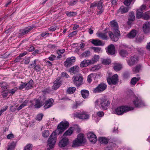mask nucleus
Returning <instances> with one entry per match:
<instances>
[{"mask_svg":"<svg viewBox=\"0 0 150 150\" xmlns=\"http://www.w3.org/2000/svg\"><path fill=\"white\" fill-rule=\"evenodd\" d=\"M2 94L1 95L3 98H5L6 97L8 93V91H2Z\"/></svg>","mask_w":150,"mask_h":150,"instance_id":"58","label":"nucleus"},{"mask_svg":"<svg viewBox=\"0 0 150 150\" xmlns=\"http://www.w3.org/2000/svg\"><path fill=\"white\" fill-rule=\"evenodd\" d=\"M135 0H125L124 2V3L126 6H129L132 2L133 3Z\"/></svg>","mask_w":150,"mask_h":150,"instance_id":"42","label":"nucleus"},{"mask_svg":"<svg viewBox=\"0 0 150 150\" xmlns=\"http://www.w3.org/2000/svg\"><path fill=\"white\" fill-rule=\"evenodd\" d=\"M60 78H57L54 82V85L53 86V88L54 90L57 89L61 86V83L60 81Z\"/></svg>","mask_w":150,"mask_h":150,"instance_id":"23","label":"nucleus"},{"mask_svg":"<svg viewBox=\"0 0 150 150\" xmlns=\"http://www.w3.org/2000/svg\"><path fill=\"white\" fill-rule=\"evenodd\" d=\"M92 48L96 52L100 53L102 52V51L100 47H92Z\"/></svg>","mask_w":150,"mask_h":150,"instance_id":"52","label":"nucleus"},{"mask_svg":"<svg viewBox=\"0 0 150 150\" xmlns=\"http://www.w3.org/2000/svg\"><path fill=\"white\" fill-rule=\"evenodd\" d=\"M49 135V132L48 130H45L42 132V135L44 137H47Z\"/></svg>","mask_w":150,"mask_h":150,"instance_id":"46","label":"nucleus"},{"mask_svg":"<svg viewBox=\"0 0 150 150\" xmlns=\"http://www.w3.org/2000/svg\"><path fill=\"white\" fill-rule=\"evenodd\" d=\"M54 102V101L52 98L46 101L44 106V108L47 109L52 106Z\"/></svg>","mask_w":150,"mask_h":150,"instance_id":"22","label":"nucleus"},{"mask_svg":"<svg viewBox=\"0 0 150 150\" xmlns=\"http://www.w3.org/2000/svg\"><path fill=\"white\" fill-rule=\"evenodd\" d=\"M56 29V27L55 25H53L49 28L48 30L50 31H53Z\"/></svg>","mask_w":150,"mask_h":150,"instance_id":"59","label":"nucleus"},{"mask_svg":"<svg viewBox=\"0 0 150 150\" xmlns=\"http://www.w3.org/2000/svg\"><path fill=\"white\" fill-rule=\"evenodd\" d=\"M81 55L82 57H88L90 55V52L88 51H86L82 54Z\"/></svg>","mask_w":150,"mask_h":150,"instance_id":"48","label":"nucleus"},{"mask_svg":"<svg viewBox=\"0 0 150 150\" xmlns=\"http://www.w3.org/2000/svg\"><path fill=\"white\" fill-rule=\"evenodd\" d=\"M97 35L99 38L103 40H106L108 38L106 33H100L97 34Z\"/></svg>","mask_w":150,"mask_h":150,"instance_id":"29","label":"nucleus"},{"mask_svg":"<svg viewBox=\"0 0 150 150\" xmlns=\"http://www.w3.org/2000/svg\"><path fill=\"white\" fill-rule=\"evenodd\" d=\"M17 89L18 88L17 87H14L12 89L9 90L8 91V94H10V95H12L17 91Z\"/></svg>","mask_w":150,"mask_h":150,"instance_id":"45","label":"nucleus"},{"mask_svg":"<svg viewBox=\"0 0 150 150\" xmlns=\"http://www.w3.org/2000/svg\"><path fill=\"white\" fill-rule=\"evenodd\" d=\"M80 66V67L81 68L87 66L84 60L81 62Z\"/></svg>","mask_w":150,"mask_h":150,"instance_id":"54","label":"nucleus"},{"mask_svg":"<svg viewBox=\"0 0 150 150\" xmlns=\"http://www.w3.org/2000/svg\"><path fill=\"white\" fill-rule=\"evenodd\" d=\"M104 114V113L102 111L98 112L97 113V115L98 116L101 117H102Z\"/></svg>","mask_w":150,"mask_h":150,"instance_id":"64","label":"nucleus"},{"mask_svg":"<svg viewBox=\"0 0 150 150\" xmlns=\"http://www.w3.org/2000/svg\"><path fill=\"white\" fill-rule=\"evenodd\" d=\"M14 137V135L12 133H11V134H8L7 136V138L8 139H10L12 138H13Z\"/></svg>","mask_w":150,"mask_h":150,"instance_id":"63","label":"nucleus"},{"mask_svg":"<svg viewBox=\"0 0 150 150\" xmlns=\"http://www.w3.org/2000/svg\"><path fill=\"white\" fill-rule=\"evenodd\" d=\"M76 58L74 57H71L67 58L64 62V64L66 67H69L75 61Z\"/></svg>","mask_w":150,"mask_h":150,"instance_id":"14","label":"nucleus"},{"mask_svg":"<svg viewBox=\"0 0 150 150\" xmlns=\"http://www.w3.org/2000/svg\"><path fill=\"white\" fill-rule=\"evenodd\" d=\"M76 89V88L75 87H70L67 89V91L69 94H72L75 92Z\"/></svg>","mask_w":150,"mask_h":150,"instance_id":"41","label":"nucleus"},{"mask_svg":"<svg viewBox=\"0 0 150 150\" xmlns=\"http://www.w3.org/2000/svg\"><path fill=\"white\" fill-rule=\"evenodd\" d=\"M135 18L134 12H129V14L127 24L130 25L132 24L133 22L135 20Z\"/></svg>","mask_w":150,"mask_h":150,"instance_id":"18","label":"nucleus"},{"mask_svg":"<svg viewBox=\"0 0 150 150\" xmlns=\"http://www.w3.org/2000/svg\"><path fill=\"white\" fill-rule=\"evenodd\" d=\"M76 115L77 117L82 120H87L89 117V115L88 113L84 111L77 113Z\"/></svg>","mask_w":150,"mask_h":150,"instance_id":"10","label":"nucleus"},{"mask_svg":"<svg viewBox=\"0 0 150 150\" xmlns=\"http://www.w3.org/2000/svg\"><path fill=\"white\" fill-rule=\"evenodd\" d=\"M38 61L37 59L35 60L32 63L30 64V68H32L33 66H34V69L35 71H36L37 72L40 71L42 69L40 66L38 65H36L37 61Z\"/></svg>","mask_w":150,"mask_h":150,"instance_id":"17","label":"nucleus"},{"mask_svg":"<svg viewBox=\"0 0 150 150\" xmlns=\"http://www.w3.org/2000/svg\"><path fill=\"white\" fill-rule=\"evenodd\" d=\"M77 33V32L76 31H74L70 33L68 35V37L69 38L73 37L76 35Z\"/></svg>","mask_w":150,"mask_h":150,"instance_id":"56","label":"nucleus"},{"mask_svg":"<svg viewBox=\"0 0 150 150\" xmlns=\"http://www.w3.org/2000/svg\"><path fill=\"white\" fill-rule=\"evenodd\" d=\"M142 12L140 10H138L137 11L136 17L138 18H140L143 16Z\"/></svg>","mask_w":150,"mask_h":150,"instance_id":"44","label":"nucleus"},{"mask_svg":"<svg viewBox=\"0 0 150 150\" xmlns=\"http://www.w3.org/2000/svg\"><path fill=\"white\" fill-rule=\"evenodd\" d=\"M103 4L101 0L98 1H96L92 3L90 5V8H93L97 7L96 10L97 14L98 15L101 14L103 11Z\"/></svg>","mask_w":150,"mask_h":150,"instance_id":"5","label":"nucleus"},{"mask_svg":"<svg viewBox=\"0 0 150 150\" xmlns=\"http://www.w3.org/2000/svg\"><path fill=\"white\" fill-rule=\"evenodd\" d=\"M65 13L69 17H72L75 16L77 14L76 12H68L67 11L65 12Z\"/></svg>","mask_w":150,"mask_h":150,"instance_id":"43","label":"nucleus"},{"mask_svg":"<svg viewBox=\"0 0 150 150\" xmlns=\"http://www.w3.org/2000/svg\"><path fill=\"white\" fill-rule=\"evenodd\" d=\"M102 63L105 65H108L111 62L110 59H102L101 60Z\"/></svg>","mask_w":150,"mask_h":150,"instance_id":"40","label":"nucleus"},{"mask_svg":"<svg viewBox=\"0 0 150 150\" xmlns=\"http://www.w3.org/2000/svg\"><path fill=\"white\" fill-rule=\"evenodd\" d=\"M43 114L42 113L38 114L37 115L36 120L38 121L41 120L43 117Z\"/></svg>","mask_w":150,"mask_h":150,"instance_id":"53","label":"nucleus"},{"mask_svg":"<svg viewBox=\"0 0 150 150\" xmlns=\"http://www.w3.org/2000/svg\"><path fill=\"white\" fill-rule=\"evenodd\" d=\"M24 88H25L26 89V84L25 82L24 83L22 82H21L20 85L19 87V89L20 90L23 89Z\"/></svg>","mask_w":150,"mask_h":150,"instance_id":"49","label":"nucleus"},{"mask_svg":"<svg viewBox=\"0 0 150 150\" xmlns=\"http://www.w3.org/2000/svg\"><path fill=\"white\" fill-rule=\"evenodd\" d=\"M139 60V58L137 56H133L130 57V59L127 61L128 64L130 66H132Z\"/></svg>","mask_w":150,"mask_h":150,"instance_id":"12","label":"nucleus"},{"mask_svg":"<svg viewBox=\"0 0 150 150\" xmlns=\"http://www.w3.org/2000/svg\"><path fill=\"white\" fill-rule=\"evenodd\" d=\"M34 26H30L27 27L23 30H21L19 34V36H22L27 34L32 29L34 28Z\"/></svg>","mask_w":150,"mask_h":150,"instance_id":"16","label":"nucleus"},{"mask_svg":"<svg viewBox=\"0 0 150 150\" xmlns=\"http://www.w3.org/2000/svg\"><path fill=\"white\" fill-rule=\"evenodd\" d=\"M32 148V145L31 144H28L24 148L23 150H31Z\"/></svg>","mask_w":150,"mask_h":150,"instance_id":"51","label":"nucleus"},{"mask_svg":"<svg viewBox=\"0 0 150 150\" xmlns=\"http://www.w3.org/2000/svg\"><path fill=\"white\" fill-rule=\"evenodd\" d=\"M110 102L107 99L104 98L98 99L95 103V107L97 108H100L101 109L106 110L110 104Z\"/></svg>","mask_w":150,"mask_h":150,"instance_id":"3","label":"nucleus"},{"mask_svg":"<svg viewBox=\"0 0 150 150\" xmlns=\"http://www.w3.org/2000/svg\"><path fill=\"white\" fill-rule=\"evenodd\" d=\"M16 146V143L14 142H12L9 144L7 150H12L15 148Z\"/></svg>","mask_w":150,"mask_h":150,"instance_id":"33","label":"nucleus"},{"mask_svg":"<svg viewBox=\"0 0 150 150\" xmlns=\"http://www.w3.org/2000/svg\"><path fill=\"white\" fill-rule=\"evenodd\" d=\"M83 77L80 74H79L73 76L72 80L73 83L77 86H79L82 84Z\"/></svg>","mask_w":150,"mask_h":150,"instance_id":"8","label":"nucleus"},{"mask_svg":"<svg viewBox=\"0 0 150 150\" xmlns=\"http://www.w3.org/2000/svg\"><path fill=\"white\" fill-rule=\"evenodd\" d=\"M133 109V108L131 107L121 106L115 109V113L117 115H120Z\"/></svg>","mask_w":150,"mask_h":150,"instance_id":"6","label":"nucleus"},{"mask_svg":"<svg viewBox=\"0 0 150 150\" xmlns=\"http://www.w3.org/2000/svg\"><path fill=\"white\" fill-rule=\"evenodd\" d=\"M84 140L83 134H80L78 135L77 138L73 142L72 146L76 147L79 146L84 142Z\"/></svg>","mask_w":150,"mask_h":150,"instance_id":"7","label":"nucleus"},{"mask_svg":"<svg viewBox=\"0 0 150 150\" xmlns=\"http://www.w3.org/2000/svg\"><path fill=\"white\" fill-rule=\"evenodd\" d=\"M142 67V66L140 64H138L136 66L133 68V71L134 73H137L139 72L140 69Z\"/></svg>","mask_w":150,"mask_h":150,"instance_id":"35","label":"nucleus"},{"mask_svg":"<svg viewBox=\"0 0 150 150\" xmlns=\"http://www.w3.org/2000/svg\"><path fill=\"white\" fill-rule=\"evenodd\" d=\"M84 60L87 66L92 64L90 59H84Z\"/></svg>","mask_w":150,"mask_h":150,"instance_id":"62","label":"nucleus"},{"mask_svg":"<svg viewBox=\"0 0 150 150\" xmlns=\"http://www.w3.org/2000/svg\"><path fill=\"white\" fill-rule=\"evenodd\" d=\"M90 42L96 46H103L104 44V42L97 39H91L90 40Z\"/></svg>","mask_w":150,"mask_h":150,"instance_id":"20","label":"nucleus"},{"mask_svg":"<svg viewBox=\"0 0 150 150\" xmlns=\"http://www.w3.org/2000/svg\"><path fill=\"white\" fill-rule=\"evenodd\" d=\"M99 59V56L98 55H95L93 57L90 59L92 64L97 62Z\"/></svg>","mask_w":150,"mask_h":150,"instance_id":"31","label":"nucleus"},{"mask_svg":"<svg viewBox=\"0 0 150 150\" xmlns=\"http://www.w3.org/2000/svg\"><path fill=\"white\" fill-rule=\"evenodd\" d=\"M100 68V67L99 65L95 66L94 67H93L92 69L93 70H98Z\"/></svg>","mask_w":150,"mask_h":150,"instance_id":"61","label":"nucleus"},{"mask_svg":"<svg viewBox=\"0 0 150 150\" xmlns=\"http://www.w3.org/2000/svg\"><path fill=\"white\" fill-rule=\"evenodd\" d=\"M107 87L106 84L104 83H101L99 85L95 88L93 89V92L95 93L100 92L104 91Z\"/></svg>","mask_w":150,"mask_h":150,"instance_id":"11","label":"nucleus"},{"mask_svg":"<svg viewBox=\"0 0 150 150\" xmlns=\"http://www.w3.org/2000/svg\"><path fill=\"white\" fill-rule=\"evenodd\" d=\"M87 136L89 141L92 143H95L97 140L96 135L92 132H88Z\"/></svg>","mask_w":150,"mask_h":150,"instance_id":"15","label":"nucleus"},{"mask_svg":"<svg viewBox=\"0 0 150 150\" xmlns=\"http://www.w3.org/2000/svg\"><path fill=\"white\" fill-rule=\"evenodd\" d=\"M79 68L78 66H74L71 67L69 70V72L71 74H76L79 71Z\"/></svg>","mask_w":150,"mask_h":150,"instance_id":"24","label":"nucleus"},{"mask_svg":"<svg viewBox=\"0 0 150 150\" xmlns=\"http://www.w3.org/2000/svg\"><path fill=\"white\" fill-rule=\"evenodd\" d=\"M122 65L120 64H116L113 67L114 70L116 71H118L122 68Z\"/></svg>","mask_w":150,"mask_h":150,"instance_id":"36","label":"nucleus"},{"mask_svg":"<svg viewBox=\"0 0 150 150\" xmlns=\"http://www.w3.org/2000/svg\"><path fill=\"white\" fill-rule=\"evenodd\" d=\"M143 31L145 33H149L150 31V22H145L143 25Z\"/></svg>","mask_w":150,"mask_h":150,"instance_id":"19","label":"nucleus"},{"mask_svg":"<svg viewBox=\"0 0 150 150\" xmlns=\"http://www.w3.org/2000/svg\"><path fill=\"white\" fill-rule=\"evenodd\" d=\"M106 50L107 53L113 55L115 53V47H107Z\"/></svg>","mask_w":150,"mask_h":150,"instance_id":"28","label":"nucleus"},{"mask_svg":"<svg viewBox=\"0 0 150 150\" xmlns=\"http://www.w3.org/2000/svg\"><path fill=\"white\" fill-rule=\"evenodd\" d=\"M61 76L62 77H65L66 78H68L69 77V75L65 72H63L61 73Z\"/></svg>","mask_w":150,"mask_h":150,"instance_id":"60","label":"nucleus"},{"mask_svg":"<svg viewBox=\"0 0 150 150\" xmlns=\"http://www.w3.org/2000/svg\"><path fill=\"white\" fill-rule=\"evenodd\" d=\"M73 128L71 127L69 129L66 131L64 134V135H70L72 134L73 131Z\"/></svg>","mask_w":150,"mask_h":150,"instance_id":"37","label":"nucleus"},{"mask_svg":"<svg viewBox=\"0 0 150 150\" xmlns=\"http://www.w3.org/2000/svg\"><path fill=\"white\" fill-rule=\"evenodd\" d=\"M83 47H77V50H78V51L76 50H75L74 52H77L78 54L81 53L82 51L83 50Z\"/></svg>","mask_w":150,"mask_h":150,"instance_id":"57","label":"nucleus"},{"mask_svg":"<svg viewBox=\"0 0 150 150\" xmlns=\"http://www.w3.org/2000/svg\"><path fill=\"white\" fill-rule=\"evenodd\" d=\"M0 85L2 91H6L7 87L6 84L5 83H1Z\"/></svg>","mask_w":150,"mask_h":150,"instance_id":"39","label":"nucleus"},{"mask_svg":"<svg viewBox=\"0 0 150 150\" xmlns=\"http://www.w3.org/2000/svg\"><path fill=\"white\" fill-rule=\"evenodd\" d=\"M129 10L128 8L125 7L124 6H121L118 11V13L121 14L127 12Z\"/></svg>","mask_w":150,"mask_h":150,"instance_id":"26","label":"nucleus"},{"mask_svg":"<svg viewBox=\"0 0 150 150\" xmlns=\"http://www.w3.org/2000/svg\"><path fill=\"white\" fill-rule=\"evenodd\" d=\"M69 122L66 121L61 122L58 125L57 129L53 132L47 140V149L51 150L54 147L56 142L57 135L63 132L69 126Z\"/></svg>","mask_w":150,"mask_h":150,"instance_id":"1","label":"nucleus"},{"mask_svg":"<svg viewBox=\"0 0 150 150\" xmlns=\"http://www.w3.org/2000/svg\"><path fill=\"white\" fill-rule=\"evenodd\" d=\"M149 13V12L146 13L142 17L145 20L148 19L150 17Z\"/></svg>","mask_w":150,"mask_h":150,"instance_id":"50","label":"nucleus"},{"mask_svg":"<svg viewBox=\"0 0 150 150\" xmlns=\"http://www.w3.org/2000/svg\"><path fill=\"white\" fill-rule=\"evenodd\" d=\"M68 143V139L66 137L63 138L59 143V145L61 147H65Z\"/></svg>","mask_w":150,"mask_h":150,"instance_id":"21","label":"nucleus"},{"mask_svg":"<svg viewBox=\"0 0 150 150\" xmlns=\"http://www.w3.org/2000/svg\"><path fill=\"white\" fill-rule=\"evenodd\" d=\"M140 78H136L134 77L132 78L130 81V84L131 85H135L136 83L140 79Z\"/></svg>","mask_w":150,"mask_h":150,"instance_id":"34","label":"nucleus"},{"mask_svg":"<svg viewBox=\"0 0 150 150\" xmlns=\"http://www.w3.org/2000/svg\"><path fill=\"white\" fill-rule=\"evenodd\" d=\"M118 77L117 74L114 75L112 77H109L107 79V81L109 84L111 85L115 84L118 81Z\"/></svg>","mask_w":150,"mask_h":150,"instance_id":"9","label":"nucleus"},{"mask_svg":"<svg viewBox=\"0 0 150 150\" xmlns=\"http://www.w3.org/2000/svg\"><path fill=\"white\" fill-rule=\"evenodd\" d=\"M120 54L123 57H125L128 55V52L125 50H122L119 51Z\"/></svg>","mask_w":150,"mask_h":150,"instance_id":"32","label":"nucleus"},{"mask_svg":"<svg viewBox=\"0 0 150 150\" xmlns=\"http://www.w3.org/2000/svg\"><path fill=\"white\" fill-rule=\"evenodd\" d=\"M46 98L44 96L40 97V98L38 99H35L30 101L32 107H34L35 108H38L42 106L44 104V101Z\"/></svg>","mask_w":150,"mask_h":150,"instance_id":"4","label":"nucleus"},{"mask_svg":"<svg viewBox=\"0 0 150 150\" xmlns=\"http://www.w3.org/2000/svg\"><path fill=\"white\" fill-rule=\"evenodd\" d=\"M99 141L101 144H106L108 142L107 139L104 137H100L99 139Z\"/></svg>","mask_w":150,"mask_h":150,"instance_id":"38","label":"nucleus"},{"mask_svg":"<svg viewBox=\"0 0 150 150\" xmlns=\"http://www.w3.org/2000/svg\"><path fill=\"white\" fill-rule=\"evenodd\" d=\"M133 103L134 106L137 108H139L145 105L142 100L138 97H135V98L133 101Z\"/></svg>","mask_w":150,"mask_h":150,"instance_id":"13","label":"nucleus"},{"mask_svg":"<svg viewBox=\"0 0 150 150\" xmlns=\"http://www.w3.org/2000/svg\"><path fill=\"white\" fill-rule=\"evenodd\" d=\"M81 93L82 97L86 98H87L89 96V92L86 90H83L81 91Z\"/></svg>","mask_w":150,"mask_h":150,"instance_id":"30","label":"nucleus"},{"mask_svg":"<svg viewBox=\"0 0 150 150\" xmlns=\"http://www.w3.org/2000/svg\"><path fill=\"white\" fill-rule=\"evenodd\" d=\"M110 25L113 29V33L109 31L108 33L112 41H117L118 40L119 37L120 35L118 25L115 20L111 21Z\"/></svg>","mask_w":150,"mask_h":150,"instance_id":"2","label":"nucleus"},{"mask_svg":"<svg viewBox=\"0 0 150 150\" xmlns=\"http://www.w3.org/2000/svg\"><path fill=\"white\" fill-rule=\"evenodd\" d=\"M49 59L50 60L53 61L56 59V56L52 54L49 57Z\"/></svg>","mask_w":150,"mask_h":150,"instance_id":"55","label":"nucleus"},{"mask_svg":"<svg viewBox=\"0 0 150 150\" xmlns=\"http://www.w3.org/2000/svg\"><path fill=\"white\" fill-rule=\"evenodd\" d=\"M94 74H91L88 76L87 81L88 83H90L91 82L92 78L94 77Z\"/></svg>","mask_w":150,"mask_h":150,"instance_id":"47","label":"nucleus"},{"mask_svg":"<svg viewBox=\"0 0 150 150\" xmlns=\"http://www.w3.org/2000/svg\"><path fill=\"white\" fill-rule=\"evenodd\" d=\"M26 90H28L33 87V81L32 79L30 80L28 83H25Z\"/></svg>","mask_w":150,"mask_h":150,"instance_id":"27","label":"nucleus"},{"mask_svg":"<svg viewBox=\"0 0 150 150\" xmlns=\"http://www.w3.org/2000/svg\"><path fill=\"white\" fill-rule=\"evenodd\" d=\"M137 33V32L135 30H132L127 35V37L129 38H132L135 37Z\"/></svg>","mask_w":150,"mask_h":150,"instance_id":"25","label":"nucleus"}]
</instances>
